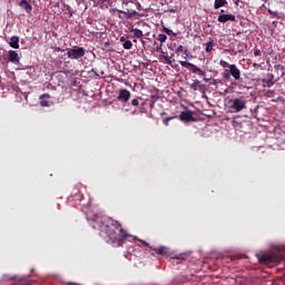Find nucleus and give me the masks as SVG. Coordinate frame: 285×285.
Wrapping results in <instances>:
<instances>
[{"label": "nucleus", "instance_id": "7ed1b4c3", "mask_svg": "<svg viewBox=\"0 0 285 285\" xmlns=\"http://www.w3.org/2000/svg\"><path fill=\"white\" fill-rule=\"evenodd\" d=\"M230 108L234 112H242V110H246V98H233L229 100Z\"/></svg>", "mask_w": 285, "mask_h": 285}, {"label": "nucleus", "instance_id": "20e7f679", "mask_svg": "<svg viewBox=\"0 0 285 285\" xmlns=\"http://www.w3.org/2000/svg\"><path fill=\"white\" fill-rule=\"evenodd\" d=\"M179 63L180 66H183V68H187V70H189L194 75H198L199 77H206V71L202 70L199 67H197L193 62L180 60Z\"/></svg>", "mask_w": 285, "mask_h": 285}, {"label": "nucleus", "instance_id": "72a5a7b5", "mask_svg": "<svg viewBox=\"0 0 285 285\" xmlns=\"http://www.w3.org/2000/svg\"><path fill=\"white\" fill-rule=\"evenodd\" d=\"M141 106H142V107L140 108V112H146V107H144V106H146V102H142Z\"/></svg>", "mask_w": 285, "mask_h": 285}, {"label": "nucleus", "instance_id": "b1692460", "mask_svg": "<svg viewBox=\"0 0 285 285\" xmlns=\"http://www.w3.org/2000/svg\"><path fill=\"white\" fill-rule=\"evenodd\" d=\"M161 59L165 60L166 63H168V66H173V60L170 59V57L168 56H160Z\"/></svg>", "mask_w": 285, "mask_h": 285}, {"label": "nucleus", "instance_id": "9d476101", "mask_svg": "<svg viewBox=\"0 0 285 285\" xmlns=\"http://www.w3.org/2000/svg\"><path fill=\"white\" fill-rule=\"evenodd\" d=\"M117 99L122 101V104H127V101H130V91L128 89H120Z\"/></svg>", "mask_w": 285, "mask_h": 285}, {"label": "nucleus", "instance_id": "2eb2a0df", "mask_svg": "<svg viewBox=\"0 0 285 285\" xmlns=\"http://www.w3.org/2000/svg\"><path fill=\"white\" fill-rule=\"evenodd\" d=\"M9 61L11 63H19V53L17 51H9Z\"/></svg>", "mask_w": 285, "mask_h": 285}, {"label": "nucleus", "instance_id": "f704fd0d", "mask_svg": "<svg viewBox=\"0 0 285 285\" xmlns=\"http://www.w3.org/2000/svg\"><path fill=\"white\" fill-rule=\"evenodd\" d=\"M40 104H41V106H43V107L49 106L48 101H46V100H41Z\"/></svg>", "mask_w": 285, "mask_h": 285}, {"label": "nucleus", "instance_id": "4c0bfd02", "mask_svg": "<svg viewBox=\"0 0 285 285\" xmlns=\"http://www.w3.org/2000/svg\"><path fill=\"white\" fill-rule=\"evenodd\" d=\"M275 68H276V70H284V66H281V65L275 66Z\"/></svg>", "mask_w": 285, "mask_h": 285}, {"label": "nucleus", "instance_id": "2f4dec72", "mask_svg": "<svg viewBox=\"0 0 285 285\" xmlns=\"http://www.w3.org/2000/svg\"><path fill=\"white\" fill-rule=\"evenodd\" d=\"M223 78L226 79V81H228V79H230V73L228 72L223 73Z\"/></svg>", "mask_w": 285, "mask_h": 285}, {"label": "nucleus", "instance_id": "cd10ccee", "mask_svg": "<svg viewBox=\"0 0 285 285\" xmlns=\"http://www.w3.org/2000/svg\"><path fill=\"white\" fill-rule=\"evenodd\" d=\"M257 110H259V106L255 107L254 109H250V112L255 118H257Z\"/></svg>", "mask_w": 285, "mask_h": 285}, {"label": "nucleus", "instance_id": "39448f33", "mask_svg": "<svg viewBox=\"0 0 285 285\" xmlns=\"http://www.w3.org/2000/svg\"><path fill=\"white\" fill-rule=\"evenodd\" d=\"M67 57L68 59H81L86 57V49L83 47H78L77 49L67 48Z\"/></svg>", "mask_w": 285, "mask_h": 285}, {"label": "nucleus", "instance_id": "37998d69", "mask_svg": "<svg viewBox=\"0 0 285 285\" xmlns=\"http://www.w3.org/2000/svg\"><path fill=\"white\" fill-rule=\"evenodd\" d=\"M238 3H239V0H236V1H235V4L237 6Z\"/></svg>", "mask_w": 285, "mask_h": 285}, {"label": "nucleus", "instance_id": "a878e982", "mask_svg": "<svg viewBox=\"0 0 285 285\" xmlns=\"http://www.w3.org/2000/svg\"><path fill=\"white\" fill-rule=\"evenodd\" d=\"M174 259H178V261H180V262H184V261H186V254L176 255V256L174 257Z\"/></svg>", "mask_w": 285, "mask_h": 285}, {"label": "nucleus", "instance_id": "7c9ffc66", "mask_svg": "<svg viewBox=\"0 0 285 285\" xmlns=\"http://www.w3.org/2000/svg\"><path fill=\"white\" fill-rule=\"evenodd\" d=\"M89 1H92L97 6H99V3H106V0H89Z\"/></svg>", "mask_w": 285, "mask_h": 285}, {"label": "nucleus", "instance_id": "e433bc0d", "mask_svg": "<svg viewBox=\"0 0 285 285\" xmlns=\"http://www.w3.org/2000/svg\"><path fill=\"white\" fill-rule=\"evenodd\" d=\"M76 197H77V199H80V200L83 199V195H81V194H79V193L76 195Z\"/></svg>", "mask_w": 285, "mask_h": 285}, {"label": "nucleus", "instance_id": "393cba45", "mask_svg": "<svg viewBox=\"0 0 285 285\" xmlns=\"http://www.w3.org/2000/svg\"><path fill=\"white\" fill-rule=\"evenodd\" d=\"M219 66H222V68H225V69L228 68L230 70V65L225 60H220Z\"/></svg>", "mask_w": 285, "mask_h": 285}, {"label": "nucleus", "instance_id": "de8ad7c7", "mask_svg": "<svg viewBox=\"0 0 285 285\" xmlns=\"http://www.w3.org/2000/svg\"><path fill=\"white\" fill-rule=\"evenodd\" d=\"M138 8H141V4L138 3Z\"/></svg>", "mask_w": 285, "mask_h": 285}, {"label": "nucleus", "instance_id": "1a4fd4ad", "mask_svg": "<svg viewBox=\"0 0 285 285\" xmlns=\"http://www.w3.org/2000/svg\"><path fill=\"white\" fill-rule=\"evenodd\" d=\"M229 75L235 81H242V71L237 68V65H230Z\"/></svg>", "mask_w": 285, "mask_h": 285}, {"label": "nucleus", "instance_id": "79ce46f5", "mask_svg": "<svg viewBox=\"0 0 285 285\" xmlns=\"http://www.w3.org/2000/svg\"><path fill=\"white\" fill-rule=\"evenodd\" d=\"M154 106H155V102H151V104H150V108H154Z\"/></svg>", "mask_w": 285, "mask_h": 285}, {"label": "nucleus", "instance_id": "4be33fe9", "mask_svg": "<svg viewBox=\"0 0 285 285\" xmlns=\"http://www.w3.org/2000/svg\"><path fill=\"white\" fill-rule=\"evenodd\" d=\"M122 47L125 50H131L132 49V41L127 40L125 43H122Z\"/></svg>", "mask_w": 285, "mask_h": 285}, {"label": "nucleus", "instance_id": "6ab92c4d", "mask_svg": "<svg viewBox=\"0 0 285 285\" xmlns=\"http://www.w3.org/2000/svg\"><path fill=\"white\" fill-rule=\"evenodd\" d=\"M215 48V41L213 39H210L209 41H207L206 43V48L205 51L206 52H213V49Z\"/></svg>", "mask_w": 285, "mask_h": 285}, {"label": "nucleus", "instance_id": "49530a36", "mask_svg": "<svg viewBox=\"0 0 285 285\" xmlns=\"http://www.w3.org/2000/svg\"><path fill=\"white\" fill-rule=\"evenodd\" d=\"M134 43H137V39H134Z\"/></svg>", "mask_w": 285, "mask_h": 285}, {"label": "nucleus", "instance_id": "f3484780", "mask_svg": "<svg viewBox=\"0 0 285 285\" xmlns=\"http://www.w3.org/2000/svg\"><path fill=\"white\" fill-rule=\"evenodd\" d=\"M9 45H10L11 48H14L16 50H18V48H19V37H17V36L11 37Z\"/></svg>", "mask_w": 285, "mask_h": 285}, {"label": "nucleus", "instance_id": "aec40b11", "mask_svg": "<svg viewBox=\"0 0 285 285\" xmlns=\"http://www.w3.org/2000/svg\"><path fill=\"white\" fill-rule=\"evenodd\" d=\"M181 52H184V55H186V57H188V49L184 48V46L179 45L176 48V55H181Z\"/></svg>", "mask_w": 285, "mask_h": 285}, {"label": "nucleus", "instance_id": "5701e85b", "mask_svg": "<svg viewBox=\"0 0 285 285\" xmlns=\"http://www.w3.org/2000/svg\"><path fill=\"white\" fill-rule=\"evenodd\" d=\"M164 32H166L168 35V37H176L177 33H175L173 30L164 27Z\"/></svg>", "mask_w": 285, "mask_h": 285}, {"label": "nucleus", "instance_id": "9b49d317", "mask_svg": "<svg viewBox=\"0 0 285 285\" xmlns=\"http://www.w3.org/2000/svg\"><path fill=\"white\" fill-rule=\"evenodd\" d=\"M189 88L194 91L198 90L199 92H206V85H202V81L195 79Z\"/></svg>", "mask_w": 285, "mask_h": 285}, {"label": "nucleus", "instance_id": "f03ea898", "mask_svg": "<svg viewBox=\"0 0 285 285\" xmlns=\"http://www.w3.org/2000/svg\"><path fill=\"white\" fill-rule=\"evenodd\" d=\"M173 119H179L180 121H185L187 124L190 121H195L193 111L187 110V111H181L179 116H171V117L164 118L163 120L164 126H170V121H173Z\"/></svg>", "mask_w": 285, "mask_h": 285}, {"label": "nucleus", "instance_id": "c03bdc74", "mask_svg": "<svg viewBox=\"0 0 285 285\" xmlns=\"http://www.w3.org/2000/svg\"><path fill=\"white\" fill-rule=\"evenodd\" d=\"M222 14H224V12H226L224 9L220 10Z\"/></svg>", "mask_w": 285, "mask_h": 285}, {"label": "nucleus", "instance_id": "f257e3e1", "mask_svg": "<svg viewBox=\"0 0 285 285\" xmlns=\"http://www.w3.org/2000/svg\"><path fill=\"white\" fill-rule=\"evenodd\" d=\"M90 225L96 230H100V235H107L109 242H111L112 246L116 248L124 246L126 239L130 237L128 232L121 227V223L112 218L102 217L99 214L92 216Z\"/></svg>", "mask_w": 285, "mask_h": 285}, {"label": "nucleus", "instance_id": "dca6fc26", "mask_svg": "<svg viewBox=\"0 0 285 285\" xmlns=\"http://www.w3.org/2000/svg\"><path fill=\"white\" fill-rule=\"evenodd\" d=\"M224 6H228V1L227 0H215L214 1L215 10H219V8H224Z\"/></svg>", "mask_w": 285, "mask_h": 285}, {"label": "nucleus", "instance_id": "ddd939ff", "mask_svg": "<svg viewBox=\"0 0 285 285\" xmlns=\"http://www.w3.org/2000/svg\"><path fill=\"white\" fill-rule=\"evenodd\" d=\"M259 264H273L275 257L271 254H264L258 258Z\"/></svg>", "mask_w": 285, "mask_h": 285}, {"label": "nucleus", "instance_id": "6e6552de", "mask_svg": "<svg viewBox=\"0 0 285 285\" xmlns=\"http://www.w3.org/2000/svg\"><path fill=\"white\" fill-rule=\"evenodd\" d=\"M156 255H161L163 257H166V255H170V248L167 246H159V247H149Z\"/></svg>", "mask_w": 285, "mask_h": 285}, {"label": "nucleus", "instance_id": "bb28decb", "mask_svg": "<svg viewBox=\"0 0 285 285\" xmlns=\"http://www.w3.org/2000/svg\"><path fill=\"white\" fill-rule=\"evenodd\" d=\"M3 279H4V282H14L17 278L14 276L4 275Z\"/></svg>", "mask_w": 285, "mask_h": 285}, {"label": "nucleus", "instance_id": "c756f323", "mask_svg": "<svg viewBox=\"0 0 285 285\" xmlns=\"http://www.w3.org/2000/svg\"><path fill=\"white\" fill-rule=\"evenodd\" d=\"M131 106H135V107L139 106V99L138 98L132 99Z\"/></svg>", "mask_w": 285, "mask_h": 285}, {"label": "nucleus", "instance_id": "0eeeda50", "mask_svg": "<svg viewBox=\"0 0 285 285\" xmlns=\"http://www.w3.org/2000/svg\"><path fill=\"white\" fill-rule=\"evenodd\" d=\"M217 21L219 23H226L228 21L235 22V21H237V18L233 13H222V14L218 16Z\"/></svg>", "mask_w": 285, "mask_h": 285}, {"label": "nucleus", "instance_id": "f8f14e48", "mask_svg": "<svg viewBox=\"0 0 285 285\" xmlns=\"http://www.w3.org/2000/svg\"><path fill=\"white\" fill-rule=\"evenodd\" d=\"M120 14L125 16V19H132V17H141V13L137 12L136 10L127 9V11L124 10H117Z\"/></svg>", "mask_w": 285, "mask_h": 285}, {"label": "nucleus", "instance_id": "473e14b6", "mask_svg": "<svg viewBox=\"0 0 285 285\" xmlns=\"http://www.w3.org/2000/svg\"><path fill=\"white\" fill-rule=\"evenodd\" d=\"M122 6H128V3H132V0H122Z\"/></svg>", "mask_w": 285, "mask_h": 285}, {"label": "nucleus", "instance_id": "ea45409f", "mask_svg": "<svg viewBox=\"0 0 285 285\" xmlns=\"http://www.w3.org/2000/svg\"><path fill=\"white\" fill-rule=\"evenodd\" d=\"M156 52H161V43L156 48Z\"/></svg>", "mask_w": 285, "mask_h": 285}, {"label": "nucleus", "instance_id": "a19ab883", "mask_svg": "<svg viewBox=\"0 0 285 285\" xmlns=\"http://www.w3.org/2000/svg\"><path fill=\"white\" fill-rule=\"evenodd\" d=\"M151 99H154L155 101H157L158 97H157V96H151Z\"/></svg>", "mask_w": 285, "mask_h": 285}, {"label": "nucleus", "instance_id": "a18cd8bd", "mask_svg": "<svg viewBox=\"0 0 285 285\" xmlns=\"http://www.w3.org/2000/svg\"><path fill=\"white\" fill-rule=\"evenodd\" d=\"M118 17H119V19H124V17H121V14H119Z\"/></svg>", "mask_w": 285, "mask_h": 285}, {"label": "nucleus", "instance_id": "412c9836", "mask_svg": "<svg viewBox=\"0 0 285 285\" xmlns=\"http://www.w3.org/2000/svg\"><path fill=\"white\" fill-rule=\"evenodd\" d=\"M167 40L168 36H166L165 33H159L157 37V41H160V43H166Z\"/></svg>", "mask_w": 285, "mask_h": 285}, {"label": "nucleus", "instance_id": "c9c22d12", "mask_svg": "<svg viewBox=\"0 0 285 285\" xmlns=\"http://www.w3.org/2000/svg\"><path fill=\"white\" fill-rule=\"evenodd\" d=\"M46 98H47V99H50V95H46V94H45V95H42V96L40 97V99H46Z\"/></svg>", "mask_w": 285, "mask_h": 285}, {"label": "nucleus", "instance_id": "423d86ee", "mask_svg": "<svg viewBox=\"0 0 285 285\" xmlns=\"http://www.w3.org/2000/svg\"><path fill=\"white\" fill-rule=\"evenodd\" d=\"M263 88H273L274 83H277L275 76L273 73H266L263 79H261Z\"/></svg>", "mask_w": 285, "mask_h": 285}, {"label": "nucleus", "instance_id": "4468645a", "mask_svg": "<svg viewBox=\"0 0 285 285\" xmlns=\"http://www.w3.org/2000/svg\"><path fill=\"white\" fill-rule=\"evenodd\" d=\"M19 6L20 8H22V10H26V12H32V4H30V2H28L27 0L20 1Z\"/></svg>", "mask_w": 285, "mask_h": 285}, {"label": "nucleus", "instance_id": "a211bd4d", "mask_svg": "<svg viewBox=\"0 0 285 285\" xmlns=\"http://www.w3.org/2000/svg\"><path fill=\"white\" fill-rule=\"evenodd\" d=\"M130 32H132L134 37H136V39H141V37H144V31H141V29H131Z\"/></svg>", "mask_w": 285, "mask_h": 285}, {"label": "nucleus", "instance_id": "58836bf2", "mask_svg": "<svg viewBox=\"0 0 285 285\" xmlns=\"http://www.w3.org/2000/svg\"><path fill=\"white\" fill-rule=\"evenodd\" d=\"M126 41H127V40H126V37H120V42H121V43H126Z\"/></svg>", "mask_w": 285, "mask_h": 285}, {"label": "nucleus", "instance_id": "c85d7f7f", "mask_svg": "<svg viewBox=\"0 0 285 285\" xmlns=\"http://www.w3.org/2000/svg\"><path fill=\"white\" fill-rule=\"evenodd\" d=\"M254 57H262V50L255 49L254 50Z\"/></svg>", "mask_w": 285, "mask_h": 285}]
</instances>
